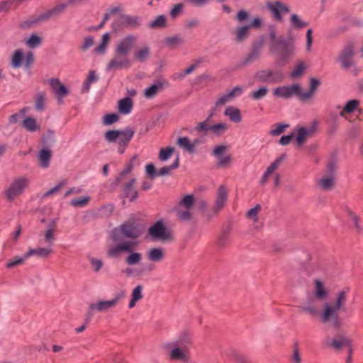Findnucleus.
I'll use <instances>...</instances> for the list:
<instances>
[{"mask_svg":"<svg viewBox=\"0 0 363 363\" xmlns=\"http://www.w3.org/2000/svg\"><path fill=\"white\" fill-rule=\"evenodd\" d=\"M119 120V116L116 113L106 114L104 116L103 123L104 125H111Z\"/></svg>","mask_w":363,"mask_h":363,"instance_id":"60","label":"nucleus"},{"mask_svg":"<svg viewBox=\"0 0 363 363\" xmlns=\"http://www.w3.org/2000/svg\"><path fill=\"white\" fill-rule=\"evenodd\" d=\"M89 261L94 272H99L104 265V262L101 259L95 257H89Z\"/></svg>","mask_w":363,"mask_h":363,"instance_id":"59","label":"nucleus"},{"mask_svg":"<svg viewBox=\"0 0 363 363\" xmlns=\"http://www.w3.org/2000/svg\"><path fill=\"white\" fill-rule=\"evenodd\" d=\"M121 234L128 238L135 239L140 235V231L135 222L128 220L111 231L112 240L116 243L121 242Z\"/></svg>","mask_w":363,"mask_h":363,"instance_id":"3","label":"nucleus"},{"mask_svg":"<svg viewBox=\"0 0 363 363\" xmlns=\"http://www.w3.org/2000/svg\"><path fill=\"white\" fill-rule=\"evenodd\" d=\"M325 344L331 346L336 350H339L344 346H350V340L345 335H340L333 339L327 338L325 340Z\"/></svg>","mask_w":363,"mask_h":363,"instance_id":"21","label":"nucleus"},{"mask_svg":"<svg viewBox=\"0 0 363 363\" xmlns=\"http://www.w3.org/2000/svg\"><path fill=\"white\" fill-rule=\"evenodd\" d=\"M260 55L259 48H254L252 52L247 56V57L242 61V65L245 66L251 62H253L259 58Z\"/></svg>","mask_w":363,"mask_h":363,"instance_id":"50","label":"nucleus"},{"mask_svg":"<svg viewBox=\"0 0 363 363\" xmlns=\"http://www.w3.org/2000/svg\"><path fill=\"white\" fill-rule=\"evenodd\" d=\"M135 182V179H131L128 182L123 185V194L124 197L128 198L130 196L131 193L133 191V186Z\"/></svg>","mask_w":363,"mask_h":363,"instance_id":"56","label":"nucleus"},{"mask_svg":"<svg viewBox=\"0 0 363 363\" xmlns=\"http://www.w3.org/2000/svg\"><path fill=\"white\" fill-rule=\"evenodd\" d=\"M94 43L95 40L93 36H86L83 39V41L82 44L79 46L78 49L82 52H86L89 48L94 46Z\"/></svg>","mask_w":363,"mask_h":363,"instance_id":"44","label":"nucleus"},{"mask_svg":"<svg viewBox=\"0 0 363 363\" xmlns=\"http://www.w3.org/2000/svg\"><path fill=\"white\" fill-rule=\"evenodd\" d=\"M267 8L272 13L274 18L278 21H283L282 15L289 12V8L281 1L269 2Z\"/></svg>","mask_w":363,"mask_h":363,"instance_id":"16","label":"nucleus"},{"mask_svg":"<svg viewBox=\"0 0 363 363\" xmlns=\"http://www.w3.org/2000/svg\"><path fill=\"white\" fill-rule=\"evenodd\" d=\"M50 86L57 98L58 104H62L63 98L67 96V88L58 79L52 78L49 81Z\"/></svg>","mask_w":363,"mask_h":363,"instance_id":"17","label":"nucleus"},{"mask_svg":"<svg viewBox=\"0 0 363 363\" xmlns=\"http://www.w3.org/2000/svg\"><path fill=\"white\" fill-rule=\"evenodd\" d=\"M279 48V58L281 61L286 62L295 52V47L291 43L287 42L284 39V43H279L278 45Z\"/></svg>","mask_w":363,"mask_h":363,"instance_id":"20","label":"nucleus"},{"mask_svg":"<svg viewBox=\"0 0 363 363\" xmlns=\"http://www.w3.org/2000/svg\"><path fill=\"white\" fill-rule=\"evenodd\" d=\"M141 22L142 19L140 16L121 14L119 18L114 21L113 26L117 25L122 28L135 30L141 26Z\"/></svg>","mask_w":363,"mask_h":363,"instance_id":"10","label":"nucleus"},{"mask_svg":"<svg viewBox=\"0 0 363 363\" xmlns=\"http://www.w3.org/2000/svg\"><path fill=\"white\" fill-rule=\"evenodd\" d=\"M273 94L276 97L289 99L296 96L301 99V86L298 84H294L290 86H281L274 89Z\"/></svg>","mask_w":363,"mask_h":363,"instance_id":"12","label":"nucleus"},{"mask_svg":"<svg viewBox=\"0 0 363 363\" xmlns=\"http://www.w3.org/2000/svg\"><path fill=\"white\" fill-rule=\"evenodd\" d=\"M29 257H26V253L22 257H15L11 260L9 261L6 266L7 268H13L16 266L22 264Z\"/></svg>","mask_w":363,"mask_h":363,"instance_id":"52","label":"nucleus"},{"mask_svg":"<svg viewBox=\"0 0 363 363\" xmlns=\"http://www.w3.org/2000/svg\"><path fill=\"white\" fill-rule=\"evenodd\" d=\"M120 130H108L106 133H105V139L108 141V142H114V141H117L118 137L120 136V133H119Z\"/></svg>","mask_w":363,"mask_h":363,"instance_id":"64","label":"nucleus"},{"mask_svg":"<svg viewBox=\"0 0 363 363\" xmlns=\"http://www.w3.org/2000/svg\"><path fill=\"white\" fill-rule=\"evenodd\" d=\"M290 21L291 26L296 30H301L308 26L307 22L303 21L298 15L295 13L291 15Z\"/></svg>","mask_w":363,"mask_h":363,"instance_id":"41","label":"nucleus"},{"mask_svg":"<svg viewBox=\"0 0 363 363\" xmlns=\"http://www.w3.org/2000/svg\"><path fill=\"white\" fill-rule=\"evenodd\" d=\"M335 177L333 175L323 177L318 182L320 186L323 190H329L333 185Z\"/></svg>","mask_w":363,"mask_h":363,"instance_id":"46","label":"nucleus"},{"mask_svg":"<svg viewBox=\"0 0 363 363\" xmlns=\"http://www.w3.org/2000/svg\"><path fill=\"white\" fill-rule=\"evenodd\" d=\"M347 294L348 290L339 291L336 294L334 302H325L320 311L317 301L318 298L314 296H308L306 301L300 306V308L312 316L319 315L323 323L328 324L333 328L338 329L342 325L339 313L345 311L346 309Z\"/></svg>","mask_w":363,"mask_h":363,"instance_id":"1","label":"nucleus"},{"mask_svg":"<svg viewBox=\"0 0 363 363\" xmlns=\"http://www.w3.org/2000/svg\"><path fill=\"white\" fill-rule=\"evenodd\" d=\"M47 95L45 91L38 92L35 97V109L37 111H42L45 108Z\"/></svg>","mask_w":363,"mask_h":363,"instance_id":"34","label":"nucleus"},{"mask_svg":"<svg viewBox=\"0 0 363 363\" xmlns=\"http://www.w3.org/2000/svg\"><path fill=\"white\" fill-rule=\"evenodd\" d=\"M150 56V48L148 45L140 47L134 52V58L140 62L146 61Z\"/></svg>","mask_w":363,"mask_h":363,"instance_id":"30","label":"nucleus"},{"mask_svg":"<svg viewBox=\"0 0 363 363\" xmlns=\"http://www.w3.org/2000/svg\"><path fill=\"white\" fill-rule=\"evenodd\" d=\"M91 198L89 196H82L73 199L70 201V204L74 207H84L88 205Z\"/></svg>","mask_w":363,"mask_h":363,"instance_id":"53","label":"nucleus"},{"mask_svg":"<svg viewBox=\"0 0 363 363\" xmlns=\"http://www.w3.org/2000/svg\"><path fill=\"white\" fill-rule=\"evenodd\" d=\"M359 104V101L357 99L347 101L342 110L340 112V116L344 117L346 113H352L357 108Z\"/></svg>","mask_w":363,"mask_h":363,"instance_id":"40","label":"nucleus"},{"mask_svg":"<svg viewBox=\"0 0 363 363\" xmlns=\"http://www.w3.org/2000/svg\"><path fill=\"white\" fill-rule=\"evenodd\" d=\"M285 158L284 155H281L279 156L275 161H274L270 166H269L263 174V176L261 178L260 183L262 184H264L266 183L268 177L272 174L273 172H274L281 164V163L283 162V160Z\"/></svg>","mask_w":363,"mask_h":363,"instance_id":"24","label":"nucleus"},{"mask_svg":"<svg viewBox=\"0 0 363 363\" xmlns=\"http://www.w3.org/2000/svg\"><path fill=\"white\" fill-rule=\"evenodd\" d=\"M137 242L133 240H125L108 247L106 255L110 258H119L123 253H128L125 259V262L128 266H133L139 264L143 255L141 253L135 252Z\"/></svg>","mask_w":363,"mask_h":363,"instance_id":"2","label":"nucleus"},{"mask_svg":"<svg viewBox=\"0 0 363 363\" xmlns=\"http://www.w3.org/2000/svg\"><path fill=\"white\" fill-rule=\"evenodd\" d=\"M224 115L228 117L229 120L234 123H240L242 121L240 111L232 106H228L225 108Z\"/></svg>","mask_w":363,"mask_h":363,"instance_id":"27","label":"nucleus"},{"mask_svg":"<svg viewBox=\"0 0 363 363\" xmlns=\"http://www.w3.org/2000/svg\"><path fill=\"white\" fill-rule=\"evenodd\" d=\"M109 41L110 35L108 33H104L102 36L101 42L94 48V53L99 55L105 54Z\"/></svg>","mask_w":363,"mask_h":363,"instance_id":"37","label":"nucleus"},{"mask_svg":"<svg viewBox=\"0 0 363 363\" xmlns=\"http://www.w3.org/2000/svg\"><path fill=\"white\" fill-rule=\"evenodd\" d=\"M29 185V179L26 177L14 179L5 190L4 195L8 201H13L20 196Z\"/></svg>","mask_w":363,"mask_h":363,"instance_id":"4","label":"nucleus"},{"mask_svg":"<svg viewBox=\"0 0 363 363\" xmlns=\"http://www.w3.org/2000/svg\"><path fill=\"white\" fill-rule=\"evenodd\" d=\"M174 150V147H172L161 148L158 156L159 160L162 162L167 161L172 156Z\"/></svg>","mask_w":363,"mask_h":363,"instance_id":"51","label":"nucleus"},{"mask_svg":"<svg viewBox=\"0 0 363 363\" xmlns=\"http://www.w3.org/2000/svg\"><path fill=\"white\" fill-rule=\"evenodd\" d=\"M354 51L353 46L352 45L345 46L341 50L338 57L340 67L344 69H348L353 67L354 65Z\"/></svg>","mask_w":363,"mask_h":363,"instance_id":"14","label":"nucleus"},{"mask_svg":"<svg viewBox=\"0 0 363 363\" xmlns=\"http://www.w3.org/2000/svg\"><path fill=\"white\" fill-rule=\"evenodd\" d=\"M29 109L30 108L28 107L21 108L18 113H16L9 117V122L13 124L16 123L19 118L23 117Z\"/></svg>","mask_w":363,"mask_h":363,"instance_id":"57","label":"nucleus"},{"mask_svg":"<svg viewBox=\"0 0 363 363\" xmlns=\"http://www.w3.org/2000/svg\"><path fill=\"white\" fill-rule=\"evenodd\" d=\"M250 26L247 25L238 27L236 29V37L235 39L238 42H242L247 38L249 35Z\"/></svg>","mask_w":363,"mask_h":363,"instance_id":"45","label":"nucleus"},{"mask_svg":"<svg viewBox=\"0 0 363 363\" xmlns=\"http://www.w3.org/2000/svg\"><path fill=\"white\" fill-rule=\"evenodd\" d=\"M51 158V152L49 150L43 149L39 152L40 166L43 168L48 167Z\"/></svg>","mask_w":363,"mask_h":363,"instance_id":"42","label":"nucleus"},{"mask_svg":"<svg viewBox=\"0 0 363 363\" xmlns=\"http://www.w3.org/2000/svg\"><path fill=\"white\" fill-rule=\"evenodd\" d=\"M72 0H69L68 2L66 3H62L56 5L55 7H53L52 9L47 11L46 12L40 14L38 18V21H44L49 19L50 18L57 16L62 12L65 11V10L67 8L69 3Z\"/></svg>","mask_w":363,"mask_h":363,"instance_id":"19","label":"nucleus"},{"mask_svg":"<svg viewBox=\"0 0 363 363\" xmlns=\"http://www.w3.org/2000/svg\"><path fill=\"white\" fill-rule=\"evenodd\" d=\"M41 43V39L38 35L33 34L26 40V45L30 48H35L38 46Z\"/></svg>","mask_w":363,"mask_h":363,"instance_id":"62","label":"nucleus"},{"mask_svg":"<svg viewBox=\"0 0 363 363\" xmlns=\"http://www.w3.org/2000/svg\"><path fill=\"white\" fill-rule=\"evenodd\" d=\"M318 126V121H314L308 127H297L296 134V142L298 146L302 145L308 139L312 138Z\"/></svg>","mask_w":363,"mask_h":363,"instance_id":"11","label":"nucleus"},{"mask_svg":"<svg viewBox=\"0 0 363 363\" xmlns=\"http://www.w3.org/2000/svg\"><path fill=\"white\" fill-rule=\"evenodd\" d=\"M119 133L120 136L117 142L119 145L126 147L134 135V130L128 127L123 130H120Z\"/></svg>","mask_w":363,"mask_h":363,"instance_id":"25","label":"nucleus"},{"mask_svg":"<svg viewBox=\"0 0 363 363\" xmlns=\"http://www.w3.org/2000/svg\"><path fill=\"white\" fill-rule=\"evenodd\" d=\"M147 259L152 262H160L165 257L164 251L161 247H152L147 252Z\"/></svg>","mask_w":363,"mask_h":363,"instance_id":"23","label":"nucleus"},{"mask_svg":"<svg viewBox=\"0 0 363 363\" xmlns=\"http://www.w3.org/2000/svg\"><path fill=\"white\" fill-rule=\"evenodd\" d=\"M268 91L269 89L266 86H262L257 90L252 91L250 96L254 100H260L267 96Z\"/></svg>","mask_w":363,"mask_h":363,"instance_id":"48","label":"nucleus"},{"mask_svg":"<svg viewBox=\"0 0 363 363\" xmlns=\"http://www.w3.org/2000/svg\"><path fill=\"white\" fill-rule=\"evenodd\" d=\"M163 88V83L160 81L147 87L144 91V96L147 99L155 97L160 90Z\"/></svg>","mask_w":363,"mask_h":363,"instance_id":"33","label":"nucleus"},{"mask_svg":"<svg viewBox=\"0 0 363 363\" xmlns=\"http://www.w3.org/2000/svg\"><path fill=\"white\" fill-rule=\"evenodd\" d=\"M148 235L154 241H166L171 238V232L164 226L163 221L158 220L149 228Z\"/></svg>","mask_w":363,"mask_h":363,"instance_id":"5","label":"nucleus"},{"mask_svg":"<svg viewBox=\"0 0 363 363\" xmlns=\"http://www.w3.org/2000/svg\"><path fill=\"white\" fill-rule=\"evenodd\" d=\"M172 342L187 349V346L191 344V335L189 331H182L179 335L177 339Z\"/></svg>","mask_w":363,"mask_h":363,"instance_id":"26","label":"nucleus"},{"mask_svg":"<svg viewBox=\"0 0 363 363\" xmlns=\"http://www.w3.org/2000/svg\"><path fill=\"white\" fill-rule=\"evenodd\" d=\"M261 209V206L260 205L257 204L255 207L250 209L247 212V217L251 220H252L253 221H257V215H258V213L259 212Z\"/></svg>","mask_w":363,"mask_h":363,"instance_id":"63","label":"nucleus"},{"mask_svg":"<svg viewBox=\"0 0 363 363\" xmlns=\"http://www.w3.org/2000/svg\"><path fill=\"white\" fill-rule=\"evenodd\" d=\"M52 252V248L51 246L48 245L46 247H38L37 249L30 248L26 252V257H31L37 255L40 257H46Z\"/></svg>","mask_w":363,"mask_h":363,"instance_id":"28","label":"nucleus"},{"mask_svg":"<svg viewBox=\"0 0 363 363\" xmlns=\"http://www.w3.org/2000/svg\"><path fill=\"white\" fill-rule=\"evenodd\" d=\"M314 297L319 300H324L328 296V291L325 289L323 284L319 279L315 280Z\"/></svg>","mask_w":363,"mask_h":363,"instance_id":"32","label":"nucleus"},{"mask_svg":"<svg viewBox=\"0 0 363 363\" xmlns=\"http://www.w3.org/2000/svg\"><path fill=\"white\" fill-rule=\"evenodd\" d=\"M228 125L224 123H219L213 125H211V131L216 135L220 136L223 134L228 129Z\"/></svg>","mask_w":363,"mask_h":363,"instance_id":"49","label":"nucleus"},{"mask_svg":"<svg viewBox=\"0 0 363 363\" xmlns=\"http://www.w3.org/2000/svg\"><path fill=\"white\" fill-rule=\"evenodd\" d=\"M23 127L29 132H35L40 128L36 120L33 117L25 118L22 122Z\"/></svg>","mask_w":363,"mask_h":363,"instance_id":"39","label":"nucleus"},{"mask_svg":"<svg viewBox=\"0 0 363 363\" xmlns=\"http://www.w3.org/2000/svg\"><path fill=\"white\" fill-rule=\"evenodd\" d=\"M56 228L57 223L55 220H52L47 224L44 233L40 235L43 236V242L45 244L52 246L55 240V232Z\"/></svg>","mask_w":363,"mask_h":363,"instance_id":"18","label":"nucleus"},{"mask_svg":"<svg viewBox=\"0 0 363 363\" xmlns=\"http://www.w3.org/2000/svg\"><path fill=\"white\" fill-rule=\"evenodd\" d=\"M123 296V293H121L116 295L111 300H100L96 303H92L89 306V310L91 311L106 312L109 309L115 308L118 303L120 298Z\"/></svg>","mask_w":363,"mask_h":363,"instance_id":"15","label":"nucleus"},{"mask_svg":"<svg viewBox=\"0 0 363 363\" xmlns=\"http://www.w3.org/2000/svg\"><path fill=\"white\" fill-rule=\"evenodd\" d=\"M179 166V157L177 156L174 162L169 166H164L162 167L159 171H157L158 176H165L170 174V172L176 169Z\"/></svg>","mask_w":363,"mask_h":363,"instance_id":"43","label":"nucleus"},{"mask_svg":"<svg viewBox=\"0 0 363 363\" xmlns=\"http://www.w3.org/2000/svg\"><path fill=\"white\" fill-rule=\"evenodd\" d=\"M138 40V37L135 35H127L121 38L116 43L114 51L118 54L128 56L134 48Z\"/></svg>","mask_w":363,"mask_h":363,"instance_id":"8","label":"nucleus"},{"mask_svg":"<svg viewBox=\"0 0 363 363\" xmlns=\"http://www.w3.org/2000/svg\"><path fill=\"white\" fill-rule=\"evenodd\" d=\"M255 77L257 80L262 82L278 83L283 81L284 74L279 70L264 69L257 72Z\"/></svg>","mask_w":363,"mask_h":363,"instance_id":"13","label":"nucleus"},{"mask_svg":"<svg viewBox=\"0 0 363 363\" xmlns=\"http://www.w3.org/2000/svg\"><path fill=\"white\" fill-rule=\"evenodd\" d=\"M164 347L169 350V356L172 360L182 361L187 363L190 360V352L186 348L169 342L164 345Z\"/></svg>","mask_w":363,"mask_h":363,"instance_id":"7","label":"nucleus"},{"mask_svg":"<svg viewBox=\"0 0 363 363\" xmlns=\"http://www.w3.org/2000/svg\"><path fill=\"white\" fill-rule=\"evenodd\" d=\"M210 117L205 121L200 122L195 127V130L199 132H206L211 130V125L209 124Z\"/></svg>","mask_w":363,"mask_h":363,"instance_id":"61","label":"nucleus"},{"mask_svg":"<svg viewBox=\"0 0 363 363\" xmlns=\"http://www.w3.org/2000/svg\"><path fill=\"white\" fill-rule=\"evenodd\" d=\"M305 71V65L303 62H298L296 67L291 72V77L293 78H297L301 76Z\"/></svg>","mask_w":363,"mask_h":363,"instance_id":"54","label":"nucleus"},{"mask_svg":"<svg viewBox=\"0 0 363 363\" xmlns=\"http://www.w3.org/2000/svg\"><path fill=\"white\" fill-rule=\"evenodd\" d=\"M133 101L130 98L125 97L118 102V111L122 114H128L131 112Z\"/></svg>","mask_w":363,"mask_h":363,"instance_id":"36","label":"nucleus"},{"mask_svg":"<svg viewBox=\"0 0 363 363\" xmlns=\"http://www.w3.org/2000/svg\"><path fill=\"white\" fill-rule=\"evenodd\" d=\"M320 85V81L316 78H311L310 79V89L308 91H302L301 90V99L307 100L309 99L315 93L318 86Z\"/></svg>","mask_w":363,"mask_h":363,"instance_id":"29","label":"nucleus"},{"mask_svg":"<svg viewBox=\"0 0 363 363\" xmlns=\"http://www.w3.org/2000/svg\"><path fill=\"white\" fill-rule=\"evenodd\" d=\"M131 65V61L128 56L120 55L114 51V57L111 59L106 65V72H113L122 69L129 68Z\"/></svg>","mask_w":363,"mask_h":363,"instance_id":"9","label":"nucleus"},{"mask_svg":"<svg viewBox=\"0 0 363 363\" xmlns=\"http://www.w3.org/2000/svg\"><path fill=\"white\" fill-rule=\"evenodd\" d=\"M269 37L272 42V45L270 48L272 52H274L278 49V45H279V43H284V38L282 37L277 38L276 32L274 30L270 31Z\"/></svg>","mask_w":363,"mask_h":363,"instance_id":"47","label":"nucleus"},{"mask_svg":"<svg viewBox=\"0 0 363 363\" xmlns=\"http://www.w3.org/2000/svg\"><path fill=\"white\" fill-rule=\"evenodd\" d=\"M67 184V180L60 181L55 186L50 189L43 194V197H48L60 191Z\"/></svg>","mask_w":363,"mask_h":363,"instance_id":"55","label":"nucleus"},{"mask_svg":"<svg viewBox=\"0 0 363 363\" xmlns=\"http://www.w3.org/2000/svg\"><path fill=\"white\" fill-rule=\"evenodd\" d=\"M289 126V124H283V123H277L273 125L272 129L270 130L269 133L272 135H279L281 134L286 128Z\"/></svg>","mask_w":363,"mask_h":363,"instance_id":"58","label":"nucleus"},{"mask_svg":"<svg viewBox=\"0 0 363 363\" xmlns=\"http://www.w3.org/2000/svg\"><path fill=\"white\" fill-rule=\"evenodd\" d=\"M227 198L228 193L225 187L224 186H220L218 189L216 202L213 208L215 213L218 212L223 208L227 201Z\"/></svg>","mask_w":363,"mask_h":363,"instance_id":"22","label":"nucleus"},{"mask_svg":"<svg viewBox=\"0 0 363 363\" xmlns=\"http://www.w3.org/2000/svg\"><path fill=\"white\" fill-rule=\"evenodd\" d=\"M167 26V18L164 15H160L148 23V27L151 29H161Z\"/></svg>","mask_w":363,"mask_h":363,"instance_id":"35","label":"nucleus"},{"mask_svg":"<svg viewBox=\"0 0 363 363\" xmlns=\"http://www.w3.org/2000/svg\"><path fill=\"white\" fill-rule=\"evenodd\" d=\"M194 204V198L188 194L179 201L177 208V216L182 220H189L191 218V210Z\"/></svg>","mask_w":363,"mask_h":363,"instance_id":"6","label":"nucleus"},{"mask_svg":"<svg viewBox=\"0 0 363 363\" xmlns=\"http://www.w3.org/2000/svg\"><path fill=\"white\" fill-rule=\"evenodd\" d=\"M177 143L179 147L191 153L195 151V147L198 145L197 140H195L193 143H191L189 139L186 137L179 138L177 139Z\"/></svg>","mask_w":363,"mask_h":363,"instance_id":"31","label":"nucleus"},{"mask_svg":"<svg viewBox=\"0 0 363 363\" xmlns=\"http://www.w3.org/2000/svg\"><path fill=\"white\" fill-rule=\"evenodd\" d=\"M24 54L21 50H16L11 59V65L13 68H19L23 65Z\"/></svg>","mask_w":363,"mask_h":363,"instance_id":"38","label":"nucleus"}]
</instances>
